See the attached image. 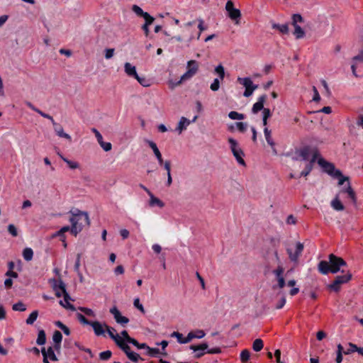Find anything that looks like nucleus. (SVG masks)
<instances>
[{
    "label": "nucleus",
    "instance_id": "f257e3e1",
    "mask_svg": "<svg viewBox=\"0 0 363 363\" xmlns=\"http://www.w3.org/2000/svg\"><path fill=\"white\" fill-rule=\"evenodd\" d=\"M346 266L347 262L342 257L330 254L328 261L322 260L318 263V269L320 274L326 275L329 273L336 274L340 271L341 267Z\"/></svg>",
    "mask_w": 363,
    "mask_h": 363
},
{
    "label": "nucleus",
    "instance_id": "f03ea898",
    "mask_svg": "<svg viewBox=\"0 0 363 363\" xmlns=\"http://www.w3.org/2000/svg\"><path fill=\"white\" fill-rule=\"evenodd\" d=\"M69 221L72 223L71 233L75 236L82 231L83 227L89 225V215L86 212L79 211L73 214Z\"/></svg>",
    "mask_w": 363,
    "mask_h": 363
},
{
    "label": "nucleus",
    "instance_id": "7ed1b4c3",
    "mask_svg": "<svg viewBox=\"0 0 363 363\" xmlns=\"http://www.w3.org/2000/svg\"><path fill=\"white\" fill-rule=\"evenodd\" d=\"M303 161H310V157H313L315 156V161L319 157V151L316 147H313L310 145H306L298 150L296 152Z\"/></svg>",
    "mask_w": 363,
    "mask_h": 363
},
{
    "label": "nucleus",
    "instance_id": "20e7f679",
    "mask_svg": "<svg viewBox=\"0 0 363 363\" xmlns=\"http://www.w3.org/2000/svg\"><path fill=\"white\" fill-rule=\"evenodd\" d=\"M352 279V274L347 272L343 275H338L335 277L334 281L328 285V288L335 292H338L342 284L347 283Z\"/></svg>",
    "mask_w": 363,
    "mask_h": 363
},
{
    "label": "nucleus",
    "instance_id": "39448f33",
    "mask_svg": "<svg viewBox=\"0 0 363 363\" xmlns=\"http://www.w3.org/2000/svg\"><path fill=\"white\" fill-rule=\"evenodd\" d=\"M228 143L230 144L233 155L235 157L237 162L240 164L245 166V162L242 158L244 156V152L239 147L238 142L235 139L230 138H228Z\"/></svg>",
    "mask_w": 363,
    "mask_h": 363
},
{
    "label": "nucleus",
    "instance_id": "423d86ee",
    "mask_svg": "<svg viewBox=\"0 0 363 363\" xmlns=\"http://www.w3.org/2000/svg\"><path fill=\"white\" fill-rule=\"evenodd\" d=\"M187 71L182 76V80L191 78L198 71L199 65L196 60H189L187 62Z\"/></svg>",
    "mask_w": 363,
    "mask_h": 363
},
{
    "label": "nucleus",
    "instance_id": "0eeeda50",
    "mask_svg": "<svg viewBox=\"0 0 363 363\" xmlns=\"http://www.w3.org/2000/svg\"><path fill=\"white\" fill-rule=\"evenodd\" d=\"M208 348V345L207 342H202L199 345H191L189 346V349L195 352L194 357L196 359H200L205 354H207L206 352Z\"/></svg>",
    "mask_w": 363,
    "mask_h": 363
},
{
    "label": "nucleus",
    "instance_id": "6e6552de",
    "mask_svg": "<svg viewBox=\"0 0 363 363\" xmlns=\"http://www.w3.org/2000/svg\"><path fill=\"white\" fill-rule=\"evenodd\" d=\"M318 164L323 169L324 172L330 176L334 177V174L337 169H335V165L333 163L320 157L318 159Z\"/></svg>",
    "mask_w": 363,
    "mask_h": 363
},
{
    "label": "nucleus",
    "instance_id": "1a4fd4ad",
    "mask_svg": "<svg viewBox=\"0 0 363 363\" xmlns=\"http://www.w3.org/2000/svg\"><path fill=\"white\" fill-rule=\"evenodd\" d=\"M303 250V245L301 242H297L296 245V250L294 252H292V250L290 248L286 249V252L289 255V257L292 262H297L298 257L301 255Z\"/></svg>",
    "mask_w": 363,
    "mask_h": 363
},
{
    "label": "nucleus",
    "instance_id": "9d476101",
    "mask_svg": "<svg viewBox=\"0 0 363 363\" xmlns=\"http://www.w3.org/2000/svg\"><path fill=\"white\" fill-rule=\"evenodd\" d=\"M110 313L113 315L114 319L117 323L125 326L127 323H129V319L125 316H123L116 306H113L110 309Z\"/></svg>",
    "mask_w": 363,
    "mask_h": 363
},
{
    "label": "nucleus",
    "instance_id": "9b49d317",
    "mask_svg": "<svg viewBox=\"0 0 363 363\" xmlns=\"http://www.w3.org/2000/svg\"><path fill=\"white\" fill-rule=\"evenodd\" d=\"M267 96L266 94H263L258 98L257 101L256 103H255L252 106V113L256 114L259 111H260L264 108V104L267 100Z\"/></svg>",
    "mask_w": 363,
    "mask_h": 363
},
{
    "label": "nucleus",
    "instance_id": "f8f14e48",
    "mask_svg": "<svg viewBox=\"0 0 363 363\" xmlns=\"http://www.w3.org/2000/svg\"><path fill=\"white\" fill-rule=\"evenodd\" d=\"M89 325H91L92 327L94 334L96 336H101V335L104 336V335H105L104 323L102 324L99 321L96 320V321H91V323H90Z\"/></svg>",
    "mask_w": 363,
    "mask_h": 363
},
{
    "label": "nucleus",
    "instance_id": "ddd939ff",
    "mask_svg": "<svg viewBox=\"0 0 363 363\" xmlns=\"http://www.w3.org/2000/svg\"><path fill=\"white\" fill-rule=\"evenodd\" d=\"M52 125H53V128H54V130H55L56 134L59 137L64 138L65 139H67L69 141L72 140L71 136L69 134L64 132L63 128L60 124L55 122L54 123H52Z\"/></svg>",
    "mask_w": 363,
    "mask_h": 363
},
{
    "label": "nucleus",
    "instance_id": "4468645a",
    "mask_svg": "<svg viewBox=\"0 0 363 363\" xmlns=\"http://www.w3.org/2000/svg\"><path fill=\"white\" fill-rule=\"evenodd\" d=\"M206 335L205 332L203 330H196L195 331H191L186 336V341L188 343L191 341L194 338L201 339Z\"/></svg>",
    "mask_w": 363,
    "mask_h": 363
},
{
    "label": "nucleus",
    "instance_id": "2eb2a0df",
    "mask_svg": "<svg viewBox=\"0 0 363 363\" xmlns=\"http://www.w3.org/2000/svg\"><path fill=\"white\" fill-rule=\"evenodd\" d=\"M62 294L64 296V301L65 302V303H64L63 301H60V304L65 308L70 309L71 311H74L75 307L69 302V301L71 298L67 291H63Z\"/></svg>",
    "mask_w": 363,
    "mask_h": 363
},
{
    "label": "nucleus",
    "instance_id": "dca6fc26",
    "mask_svg": "<svg viewBox=\"0 0 363 363\" xmlns=\"http://www.w3.org/2000/svg\"><path fill=\"white\" fill-rule=\"evenodd\" d=\"M315 162V156L311 158L310 161L306 164L304 169L301 172L300 176L301 177H307L311 172L313 169V164Z\"/></svg>",
    "mask_w": 363,
    "mask_h": 363
},
{
    "label": "nucleus",
    "instance_id": "f3484780",
    "mask_svg": "<svg viewBox=\"0 0 363 363\" xmlns=\"http://www.w3.org/2000/svg\"><path fill=\"white\" fill-rule=\"evenodd\" d=\"M125 72L129 77L135 78L138 77V73L136 72V68L135 66L132 65L130 62H125L124 65Z\"/></svg>",
    "mask_w": 363,
    "mask_h": 363
},
{
    "label": "nucleus",
    "instance_id": "a211bd4d",
    "mask_svg": "<svg viewBox=\"0 0 363 363\" xmlns=\"http://www.w3.org/2000/svg\"><path fill=\"white\" fill-rule=\"evenodd\" d=\"M50 283L52 284V288L55 291H57V289H59L62 291V292L65 290H66V286L63 281L61 279V278H59V279H52L50 281Z\"/></svg>",
    "mask_w": 363,
    "mask_h": 363
},
{
    "label": "nucleus",
    "instance_id": "6ab92c4d",
    "mask_svg": "<svg viewBox=\"0 0 363 363\" xmlns=\"http://www.w3.org/2000/svg\"><path fill=\"white\" fill-rule=\"evenodd\" d=\"M105 331H106L109 335V337L114 340L115 342L119 340L121 337L118 334H115L114 333L116 331L113 328L108 325L104 323Z\"/></svg>",
    "mask_w": 363,
    "mask_h": 363
},
{
    "label": "nucleus",
    "instance_id": "aec40b11",
    "mask_svg": "<svg viewBox=\"0 0 363 363\" xmlns=\"http://www.w3.org/2000/svg\"><path fill=\"white\" fill-rule=\"evenodd\" d=\"M331 207L337 211H343L345 209L344 205L342 203L339 199V196L337 195L330 203Z\"/></svg>",
    "mask_w": 363,
    "mask_h": 363
},
{
    "label": "nucleus",
    "instance_id": "412c9836",
    "mask_svg": "<svg viewBox=\"0 0 363 363\" xmlns=\"http://www.w3.org/2000/svg\"><path fill=\"white\" fill-rule=\"evenodd\" d=\"M191 123V121L185 117H182L176 130L181 133L183 130L186 129V127Z\"/></svg>",
    "mask_w": 363,
    "mask_h": 363
},
{
    "label": "nucleus",
    "instance_id": "4be33fe9",
    "mask_svg": "<svg viewBox=\"0 0 363 363\" xmlns=\"http://www.w3.org/2000/svg\"><path fill=\"white\" fill-rule=\"evenodd\" d=\"M272 29L279 30L281 34L289 33V26L286 23L281 25L274 22H272Z\"/></svg>",
    "mask_w": 363,
    "mask_h": 363
},
{
    "label": "nucleus",
    "instance_id": "5701e85b",
    "mask_svg": "<svg viewBox=\"0 0 363 363\" xmlns=\"http://www.w3.org/2000/svg\"><path fill=\"white\" fill-rule=\"evenodd\" d=\"M149 196H150L149 205L151 207L157 206L160 208H163L164 206V203L162 201H161L160 199L155 197L152 193L150 195H149Z\"/></svg>",
    "mask_w": 363,
    "mask_h": 363
},
{
    "label": "nucleus",
    "instance_id": "b1692460",
    "mask_svg": "<svg viewBox=\"0 0 363 363\" xmlns=\"http://www.w3.org/2000/svg\"><path fill=\"white\" fill-rule=\"evenodd\" d=\"M62 340V335L59 330H55L52 335V340L55 342V349H59Z\"/></svg>",
    "mask_w": 363,
    "mask_h": 363
},
{
    "label": "nucleus",
    "instance_id": "393cba45",
    "mask_svg": "<svg viewBox=\"0 0 363 363\" xmlns=\"http://www.w3.org/2000/svg\"><path fill=\"white\" fill-rule=\"evenodd\" d=\"M238 82L240 84L243 85L245 88L255 87V86L250 77H245V78L238 77Z\"/></svg>",
    "mask_w": 363,
    "mask_h": 363
},
{
    "label": "nucleus",
    "instance_id": "a878e982",
    "mask_svg": "<svg viewBox=\"0 0 363 363\" xmlns=\"http://www.w3.org/2000/svg\"><path fill=\"white\" fill-rule=\"evenodd\" d=\"M116 344L127 355L129 352H131L130 346L123 340L122 337L116 341Z\"/></svg>",
    "mask_w": 363,
    "mask_h": 363
},
{
    "label": "nucleus",
    "instance_id": "bb28decb",
    "mask_svg": "<svg viewBox=\"0 0 363 363\" xmlns=\"http://www.w3.org/2000/svg\"><path fill=\"white\" fill-rule=\"evenodd\" d=\"M333 177L338 179V185H342L345 182H349V177L342 175L340 170H336Z\"/></svg>",
    "mask_w": 363,
    "mask_h": 363
},
{
    "label": "nucleus",
    "instance_id": "cd10ccee",
    "mask_svg": "<svg viewBox=\"0 0 363 363\" xmlns=\"http://www.w3.org/2000/svg\"><path fill=\"white\" fill-rule=\"evenodd\" d=\"M171 337H176L177 342L180 344H186L188 341H186V337H184L183 335L177 331H174L171 334Z\"/></svg>",
    "mask_w": 363,
    "mask_h": 363
},
{
    "label": "nucleus",
    "instance_id": "c85d7f7f",
    "mask_svg": "<svg viewBox=\"0 0 363 363\" xmlns=\"http://www.w3.org/2000/svg\"><path fill=\"white\" fill-rule=\"evenodd\" d=\"M45 342H46L45 333L43 330H39L38 334V338L36 340V343L38 345H43L45 343Z\"/></svg>",
    "mask_w": 363,
    "mask_h": 363
},
{
    "label": "nucleus",
    "instance_id": "c756f323",
    "mask_svg": "<svg viewBox=\"0 0 363 363\" xmlns=\"http://www.w3.org/2000/svg\"><path fill=\"white\" fill-rule=\"evenodd\" d=\"M294 35L296 39L303 38L305 36V32L300 26H295Z\"/></svg>",
    "mask_w": 363,
    "mask_h": 363
},
{
    "label": "nucleus",
    "instance_id": "7c9ffc66",
    "mask_svg": "<svg viewBox=\"0 0 363 363\" xmlns=\"http://www.w3.org/2000/svg\"><path fill=\"white\" fill-rule=\"evenodd\" d=\"M264 137H265V139H266L267 143L271 147H273L275 145V143H274L273 139L272 138L271 130H269L267 128H265L264 129Z\"/></svg>",
    "mask_w": 363,
    "mask_h": 363
},
{
    "label": "nucleus",
    "instance_id": "2f4dec72",
    "mask_svg": "<svg viewBox=\"0 0 363 363\" xmlns=\"http://www.w3.org/2000/svg\"><path fill=\"white\" fill-rule=\"evenodd\" d=\"M23 257L25 260L30 261L33 257V251L30 247H26L23 251Z\"/></svg>",
    "mask_w": 363,
    "mask_h": 363
},
{
    "label": "nucleus",
    "instance_id": "473e14b6",
    "mask_svg": "<svg viewBox=\"0 0 363 363\" xmlns=\"http://www.w3.org/2000/svg\"><path fill=\"white\" fill-rule=\"evenodd\" d=\"M228 117L232 120H243L245 118V116L243 113H240L234 111L228 113Z\"/></svg>",
    "mask_w": 363,
    "mask_h": 363
},
{
    "label": "nucleus",
    "instance_id": "72a5a7b5",
    "mask_svg": "<svg viewBox=\"0 0 363 363\" xmlns=\"http://www.w3.org/2000/svg\"><path fill=\"white\" fill-rule=\"evenodd\" d=\"M147 143L148 145L150 146V147L152 150L155 157L157 158L158 157H160V156L162 155V154H161L160 151L159 150L156 143L151 140H147Z\"/></svg>",
    "mask_w": 363,
    "mask_h": 363
},
{
    "label": "nucleus",
    "instance_id": "f704fd0d",
    "mask_svg": "<svg viewBox=\"0 0 363 363\" xmlns=\"http://www.w3.org/2000/svg\"><path fill=\"white\" fill-rule=\"evenodd\" d=\"M228 13V16L229 17L232 19V20H238L240 18L241 16V13H240V11L238 9H234L231 11H230Z\"/></svg>",
    "mask_w": 363,
    "mask_h": 363
},
{
    "label": "nucleus",
    "instance_id": "c9c22d12",
    "mask_svg": "<svg viewBox=\"0 0 363 363\" xmlns=\"http://www.w3.org/2000/svg\"><path fill=\"white\" fill-rule=\"evenodd\" d=\"M38 316V311H33L28 318L26 319V323L28 325H32L33 323L36 320Z\"/></svg>",
    "mask_w": 363,
    "mask_h": 363
},
{
    "label": "nucleus",
    "instance_id": "e433bc0d",
    "mask_svg": "<svg viewBox=\"0 0 363 363\" xmlns=\"http://www.w3.org/2000/svg\"><path fill=\"white\" fill-rule=\"evenodd\" d=\"M263 341L259 338L256 339L252 344V348L255 352L260 351L263 348Z\"/></svg>",
    "mask_w": 363,
    "mask_h": 363
},
{
    "label": "nucleus",
    "instance_id": "4c0bfd02",
    "mask_svg": "<svg viewBox=\"0 0 363 363\" xmlns=\"http://www.w3.org/2000/svg\"><path fill=\"white\" fill-rule=\"evenodd\" d=\"M250 357V352L247 350H243L240 353L242 363H247Z\"/></svg>",
    "mask_w": 363,
    "mask_h": 363
},
{
    "label": "nucleus",
    "instance_id": "58836bf2",
    "mask_svg": "<svg viewBox=\"0 0 363 363\" xmlns=\"http://www.w3.org/2000/svg\"><path fill=\"white\" fill-rule=\"evenodd\" d=\"M60 157H61L62 160L67 164V165L69 166V167L70 169H74L79 168V164L78 162L69 160L67 159L66 157H64L63 156H60Z\"/></svg>",
    "mask_w": 363,
    "mask_h": 363
},
{
    "label": "nucleus",
    "instance_id": "ea45409f",
    "mask_svg": "<svg viewBox=\"0 0 363 363\" xmlns=\"http://www.w3.org/2000/svg\"><path fill=\"white\" fill-rule=\"evenodd\" d=\"M132 10L136 14L138 15V16H140V17H144L145 15H146L147 13V12H145L140 6H138V5H133V7H132Z\"/></svg>",
    "mask_w": 363,
    "mask_h": 363
},
{
    "label": "nucleus",
    "instance_id": "a19ab883",
    "mask_svg": "<svg viewBox=\"0 0 363 363\" xmlns=\"http://www.w3.org/2000/svg\"><path fill=\"white\" fill-rule=\"evenodd\" d=\"M128 358L133 362H138L140 359H143L140 356L134 352H129L127 355Z\"/></svg>",
    "mask_w": 363,
    "mask_h": 363
},
{
    "label": "nucleus",
    "instance_id": "79ce46f5",
    "mask_svg": "<svg viewBox=\"0 0 363 363\" xmlns=\"http://www.w3.org/2000/svg\"><path fill=\"white\" fill-rule=\"evenodd\" d=\"M215 72L218 75L220 79L223 80L225 77V69L222 65H218L215 68Z\"/></svg>",
    "mask_w": 363,
    "mask_h": 363
},
{
    "label": "nucleus",
    "instance_id": "37998d69",
    "mask_svg": "<svg viewBox=\"0 0 363 363\" xmlns=\"http://www.w3.org/2000/svg\"><path fill=\"white\" fill-rule=\"evenodd\" d=\"M303 21V18L301 14L295 13L292 16V25L293 26H298V23H302Z\"/></svg>",
    "mask_w": 363,
    "mask_h": 363
},
{
    "label": "nucleus",
    "instance_id": "c03bdc74",
    "mask_svg": "<svg viewBox=\"0 0 363 363\" xmlns=\"http://www.w3.org/2000/svg\"><path fill=\"white\" fill-rule=\"evenodd\" d=\"M347 194H348L349 197L352 199L353 202H356V195L355 192L351 187V185L350 183H347Z\"/></svg>",
    "mask_w": 363,
    "mask_h": 363
},
{
    "label": "nucleus",
    "instance_id": "a18cd8bd",
    "mask_svg": "<svg viewBox=\"0 0 363 363\" xmlns=\"http://www.w3.org/2000/svg\"><path fill=\"white\" fill-rule=\"evenodd\" d=\"M12 308L16 311H25L26 310L25 304L21 301L13 304Z\"/></svg>",
    "mask_w": 363,
    "mask_h": 363
},
{
    "label": "nucleus",
    "instance_id": "49530a36",
    "mask_svg": "<svg viewBox=\"0 0 363 363\" xmlns=\"http://www.w3.org/2000/svg\"><path fill=\"white\" fill-rule=\"evenodd\" d=\"M112 355V352L110 350H106L104 352H101L99 354V358L101 360L106 361L108 360Z\"/></svg>",
    "mask_w": 363,
    "mask_h": 363
},
{
    "label": "nucleus",
    "instance_id": "de8ad7c7",
    "mask_svg": "<svg viewBox=\"0 0 363 363\" xmlns=\"http://www.w3.org/2000/svg\"><path fill=\"white\" fill-rule=\"evenodd\" d=\"M77 317L78 320L83 325H89L91 321L89 320L84 315L81 313H77Z\"/></svg>",
    "mask_w": 363,
    "mask_h": 363
},
{
    "label": "nucleus",
    "instance_id": "09e8293b",
    "mask_svg": "<svg viewBox=\"0 0 363 363\" xmlns=\"http://www.w3.org/2000/svg\"><path fill=\"white\" fill-rule=\"evenodd\" d=\"M284 272V267L281 264H279L277 269L273 271V274L275 275L276 278H278L283 277Z\"/></svg>",
    "mask_w": 363,
    "mask_h": 363
},
{
    "label": "nucleus",
    "instance_id": "8fccbe9b",
    "mask_svg": "<svg viewBox=\"0 0 363 363\" xmlns=\"http://www.w3.org/2000/svg\"><path fill=\"white\" fill-rule=\"evenodd\" d=\"M46 352H47V357L48 358L49 357L52 361L57 360V359L56 357V355H55V354L54 352V350H53L52 347H48V350H46Z\"/></svg>",
    "mask_w": 363,
    "mask_h": 363
},
{
    "label": "nucleus",
    "instance_id": "3c124183",
    "mask_svg": "<svg viewBox=\"0 0 363 363\" xmlns=\"http://www.w3.org/2000/svg\"><path fill=\"white\" fill-rule=\"evenodd\" d=\"M236 125V127L238 128V130L240 132V133H245L246 130H247V124L246 123H243V122H237L235 123Z\"/></svg>",
    "mask_w": 363,
    "mask_h": 363
},
{
    "label": "nucleus",
    "instance_id": "603ef678",
    "mask_svg": "<svg viewBox=\"0 0 363 363\" xmlns=\"http://www.w3.org/2000/svg\"><path fill=\"white\" fill-rule=\"evenodd\" d=\"M143 86L147 87L150 86L149 80L145 77H141L139 75L135 78Z\"/></svg>",
    "mask_w": 363,
    "mask_h": 363
},
{
    "label": "nucleus",
    "instance_id": "864d4df0",
    "mask_svg": "<svg viewBox=\"0 0 363 363\" xmlns=\"http://www.w3.org/2000/svg\"><path fill=\"white\" fill-rule=\"evenodd\" d=\"M79 309L88 316L95 317V313H94V311L91 308H85V307H79Z\"/></svg>",
    "mask_w": 363,
    "mask_h": 363
},
{
    "label": "nucleus",
    "instance_id": "5fc2aeb1",
    "mask_svg": "<svg viewBox=\"0 0 363 363\" xmlns=\"http://www.w3.org/2000/svg\"><path fill=\"white\" fill-rule=\"evenodd\" d=\"M133 305L136 308H138L143 313H145V308H144L143 306L140 303V299L138 298H136L134 299Z\"/></svg>",
    "mask_w": 363,
    "mask_h": 363
},
{
    "label": "nucleus",
    "instance_id": "6e6d98bb",
    "mask_svg": "<svg viewBox=\"0 0 363 363\" xmlns=\"http://www.w3.org/2000/svg\"><path fill=\"white\" fill-rule=\"evenodd\" d=\"M130 344L133 345L138 349H147V345L145 343H140L135 338H133V340H131V342Z\"/></svg>",
    "mask_w": 363,
    "mask_h": 363
},
{
    "label": "nucleus",
    "instance_id": "4d7b16f0",
    "mask_svg": "<svg viewBox=\"0 0 363 363\" xmlns=\"http://www.w3.org/2000/svg\"><path fill=\"white\" fill-rule=\"evenodd\" d=\"M147 354L151 357H155L157 354L160 353V350L158 348H151L149 346H147Z\"/></svg>",
    "mask_w": 363,
    "mask_h": 363
},
{
    "label": "nucleus",
    "instance_id": "13d9d810",
    "mask_svg": "<svg viewBox=\"0 0 363 363\" xmlns=\"http://www.w3.org/2000/svg\"><path fill=\"white\" fill-rule=\"evenodd\" d=\"M8 231L13 237H16L18 235V230L16 226L13 224H9L8 225Z\"/></svg>",
    "mask_w": 363,
    "mask_h": 363
},
{
    "label": "nucleus",
    "instance_id": "bf43d9fd",
    "mask_svg": "<svg viewBox=\"0 0 363 363\" xmlns=\"http://www.w3.org/2000/svg\"><path fill=\"white\" fill-rule=\"evenodd\" d=\"M121 336L123 337V340H124V342H128V343H130L131 342V340H133V337H131L128 332L126 330H123L121 333Z\"/></svg>",
    "mask_w": 363,
    "mask_h": 363
},
{
    "label": "nucleus",
    "instance_id": "052dcab7",
    "mask_svg": "<svg viewBox=\"0 0 363 363\" xmlns=\"http://www.w3.org/2000/svg\"><path fill=\"white\" fill-rule=\"evenodd\" d=\"M197 21H199L198 28L199 29L197 39H199L201 32L205 30L206 28L203 26L204 21L202 18H199Z\"/></svg>",
    "mask_w": 363,
    "mask_h": 363
},
{
    "label": "nucleus",
    "instance_id": "680f3d73",
    "mask_svg": "<svg viewBox=\"0 0 363 363\" xmlns=\"http://www.w3.org/2000/svg\"><path fill=\"white\" fill-rule=\"evenodd\" d=\"M257 88H258V86H255V87L245 88V90L243 94L244 96H245V97L250 96L252 94L253 91L255 90H256Z\"/></svg>",
    "mask_w": 363,
    "mask_h": 363
},
{
    "label": "nucleus",
    "instance_id": "e2e57ef3",
    "mask_svg": "<svg viewBox=\"0 0 363 363\" xmlns=\"http://www.w3.org/2000/svg\"><path fill=\"white\" fill-rule=\"evenodd\" d=\"M143 18L145 19L144 25H146V26L151 25L155 20V18L152 16H151L148 13L146 15H145Z\"/></svg>",
    "mask_w": 363,
    "mask_h": 363
},
{
    "label": "nucleus",
    "instance_id": "0e129e2a",
    "mask_svg": "<svg viewBox=\"0 0 363 363\" xmlns=\"http://www.w3.org/2000/svg\"><path fill=\"white\" fill-rule=\"evenodd\" d=\"M220 87V82L218 79H215L213 83L211 84V89L213 91H218Z\"/></svg>",
    "mask_w": 363,
    "mask_h": 363
},
{
    "label": "nucleus",
    "instance_id": "69168bd1",
    "mask_svg": "<svg viewBox=\"0 0 363 363\" xmlns=\"http://www.w3.org/2000/svg\"><path fill=\"white\" fill-rule=\"evenodd\" d=\"M115 50L113 48H107L105 50L106 59H111L114 55Z\"/></svg>",
    "mask_w": 363,
    "mask_h": 363
},
{
    "label": "nucleus",
    "instance_id": "338daca9",
    "mask_svg": "<svg viewBox=\"0 0 363 363\" xmlns=\"http://www.w3.org/2000/svg\"><path fill=\"white\" fill-rule=\"evenodd\" d=\"M353 62H363V48L359 51V53L352 58Z\"/></svg>",
    "mask_w": 363,
    "mask_h": 363
},
{
    "label": "nucleus",
    "instance_id": "774afa93",
    "mask_svg": "<svg viewBox=\"0 0 363 363\" xmlns=\"http://www.w3.org/2000/svg\"><path fill=\"white\" fill-rule=\"evenodd\" d=\"M100 146L106 151L108 152L111 150L112 145L111 143L102 142L100 144Z\"/></svg>",
    "mask_w": 363,
    "mask_h": 363
}]
</instances>
